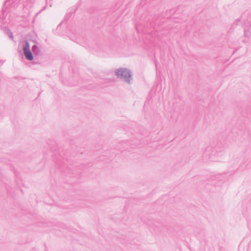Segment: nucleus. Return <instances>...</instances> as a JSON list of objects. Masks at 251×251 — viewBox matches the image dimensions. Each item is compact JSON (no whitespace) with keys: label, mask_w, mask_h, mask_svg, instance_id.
<instances>
[{"label":"nucleus","mask_w":251,"mask_h":251,"mask_svg":"<svg viewBox=\"0 0 251 251\" xmlns=\"http://www.w3.org/2000/svg\"><path fill=\"white\" fill-rule=\"evenodd\" d=\"M29 45L28 43L26 42L25 46L23 48L24 53L26 58L29 60H32L33 59V56L31 51L29 50Z\"/></svg>","instance_id":"obj_2"},{"label":"nucleus","mask_w":251,"mask_h":251,"mask_svg":"<svg viewBox=\"0 0 251 251\" xmlns=\"http://www.w3.org/2000/svg\"><path fill=\"white\" fill-rule=\"evenodd\" d=\"M37 47L36 46H34L32 47V50H34L35 49H36Z\"/></svg>","instance_id":"obj_3"},{"label":"nucleus","mask_w":251,"mask_h":251,"mask_svg":"<svg viewBox=\"0 0 251 251\" xmlns=\"http://www.w3.org/2000/svg\"><path fill=\"white\" fill-rule=\"evenodd\" d=\"M116 75L119 77L125 78L127 81L129 80L128 77H130L128 71L123 68L118 69L116 72Z\"/></svg>","instance_id":"obj_1"}]
</instances>
